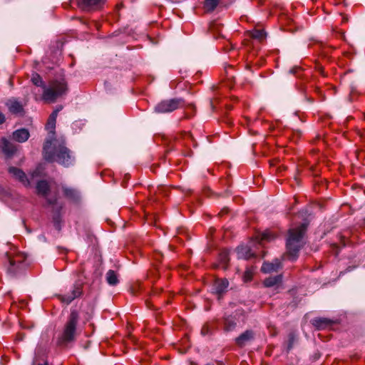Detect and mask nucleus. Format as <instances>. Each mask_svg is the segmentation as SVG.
Instances as JSON below:
<instances>
[{
	"label": "nucleus",
	"mask_w": 365,
	"mask_h": 365,
	"mask_svg": "<svg viewBox=\"0 0 365 365\" xmlns=\"http://www.w3.org/2000/svg\"><path fill=\"white\" fill-rule=\"evenodd\" d=\"M103 0H78V4L83 9H88L94 6L100 5Z\"/></svg>",
	"instance_id": "obj_17"
},
{
	"label": "nucleus",
	"mask_w": 365,
	"mask_h": 365,
	"mask_svg": "<svg viewBox=\"0 0 365 365\" xmlns=\"http://www.w3.org/2000/svg\"><path fill=\"white\" fill-rule=\"evenodd\" d=\"M63 192L66 196L68 197H73L75 196V190L70 188H63Z\"/></svg>",
	"instance_id": "obj_25"
},
{
	"label": "nucleus",
	"mask_w": 365,
	"mask_h": 365,
	"mask_svg": "<svg viewBox=\"0 0 365 365\" xmlns=\"http://www.w3.org/2000/svg\"><path fill=\"white\" fill-rule=\"evenodd\" d=\"M9 171L11 175L21 182L24 186H29L31 185L29 180L22 170L11 167L9 168Z\"/></svg>",
	"instance_id": "obj_7"
},
{
	"label": "nucleus",
	"mask_w": 365,
	"mask_h": 365,
	"mask_svg": "<svg viewBox=\"0 0 365 365\" xmlns=\"http://www.w3.org/2000/svg\"><path fill=\"white\" fill-rule=\"evenodd\" d=\"M56 201V199H55V200H51V199H48V203H49V204H51V205H52V204H55Z\"/></svg>",
	"instance_id": "obj_29"
},
{
	"label": "nucleus",
	"mask_w": 365,
	"mask_h": 365,
	"mask_svg": "<svg viewBox=\"0 0 365 365\" xmlns=\"http://www.w3.org/2000/svg\"><path fill=\"white\" fill-rule=\"evenodd\" d=\"M307 225L302 224L299 226L292 228L289 231V236L287 240V253L284 255V259L294 261L297 257V253L302 246V237L306 232Z\"/></svg>",
	"instance_id": "obj_3"
},
{
	"label": "nucleus",
	"mask_w": 365,
	"mask_h": 365,
	"mask_svg": "<svg viewBox=\"0 0 365 365\" xmlns=\"http://www.w3.org/2000/svg\"><path fill=\"white\" fill-rule=\"evenodd\" d=\"M219 0H205L204 3V9L207 12L212 11L217 6Z\"/></svg>",
	"instance_id": "obj_21"
},
{
	"label": "nucleus",
	"mask_w": 365,
	"mask_h": 365,
	"mask_svg": "<svg viewBox=\"0 0 365 365\" xmlns=\"http://www.w3.org/2000/svg\"><path fill=\"white\" fill-rule=\"evenodd\" d=\"M275 237L274 235L269 230H266L257 235L255 237L256 242L263 244L265 242H270Z\"/></svg>",
	"instance_id": "obj_14"
},
{
	"label": "nucleus",
	"mask_w": 365,
	"mask_h": 365,
	"mask_svg": "<svg viewBox=\"0 0 365 365\" xmlns=\"http://www.w3.org/2000/svg\"><path fill=\"white\" fill-rule=\"evenodd\" d=\"M78 319V313L76 311L71 312L62 335L61 339L63 341H70L74 339Z\"/></svg>",
	"instance_id": "obj_4"
},
{
	"label": "nucleus",
	"mask_w": 365,
	"mask_h": 365,
	"mask_svg": "<svg viewBox=\"0 0 365 365\" xmlns=\"http://www.w3.org/2000/svg\"><path fill=\"white\" fill-rule=\"evenodd\" d=\"M312 324L318 329H324L331 325V321L327 318H315L312 321Z\"/></svg>",
	"instance_id": "obj_15"
},
{
	"label": "nucleus",
	"mask_w": 365,
	"mask_h": 365,
	"mask_svg": "<svg viewBox=\"0 0 365 365\" xmlns=\"http://www.w3.org/2000/svg\"><path fill=\"white\" fill-rule=\"evenodd\" d=\"M220 260L224 264L229 261L227 252H224L220 255Z\"/></svg>",
	"instance_id": "obj_26"
},
{
	"label": "nucleus",
	"mask_w": 365,
	"mask_h": 365,
	"mask_svg": "<svg viewBox=\"0 0 365 365\" xmlns=\"http://www.w3.org/2000/svg\"><path fill=\"white\" fill-rule=\"evenodd\" d=\"M24 259L25 256L23 254H18L13 257L8 256L9 262L8 271L11 273H16L23 266L22 263Z\"/></svg>",
	"instance_id": "obj_6"
},
{
	"label": "nucleus",
	"mask_w": 365,
	"mask_h": 365,
	"mask_svg": "<svg viewBox=\"0 0 365 365\" xmlns=\"http://www.w3.org/2000/svg\"><path fill=\"white\" fill-rule=\"evenodd\" d=\"M36 190L38 195L46 197L49 190V185L46 181L41 180L37 183Z\"/></svg>",
	"instance_id": "obj_20"
},
{
	"label": "nucleus",
	"mask_w": 365,
	"mask_h": 365,
	"mask_svg": "<svg viewBox=\"0 0 365 365\" xmlns=\"http://www.w3.org/2000/svg\"><path fill=\"white\" fill-rule=\"evenodd\" d=\"M81 292H81V286H79V285L75 286L73 287V289L71 292V294H68L63 296L61 300L66 304H69L74 299L79 297L81 294Z\"/></svg>",
	"instance_id": "obj_13"
},
{
	"label": "nucleus",
	"mask_w": 365,
	"mask_h": 365,
	"mask_svg": "<svg viewBox=\"0 0 365 365\" xmlns=\"http://www.w3.org/2000/svg\"><path fill=\"white\" fill-rule=\"evenodd\" d=\"M254 337V334L252 331L247 330L240 335L236 339V343L240 346H245L247 342L251 341Z\"/></svg>",
	"instance_id": "obj_12"
},
{
	"label": "nucleus",
	"mask_w": 365,
	"mask_h": 365,
	"mask_svg": "<svg viewBox=\"0 0 365 365\" xmlns=\"http://www.w3.org/2000/svg\"><path fill=\"white\" fill-rule=\"evenodd\" d=\"M106 279L110 285H115L118 282L117 274L113 270H109L106 273Z\"/></svg>",
	"instance_id": "obj_22"
},
{
	"label": "nucleus",
	"mask_w": 365,
	"mask_h": 365,
	"mask_svg": "<svg viewBox=\"0 0 365 365\" xmlns=\"http://www.w3.org/2000/svg\"><path fill=\"white\" fill-rule=\"evenodd\" d=\"M280 267V262L278 259H275L272 262H264L261 269L264 273H271L277 271Z\"/></svg>",
	"instance_id": "obj_10"
},
{
	"label": "nucleus",
	"mask_w": 365,
	"mask_h": 365,
	"mask_svg": "<svg viewBox=\"0 0 365 365\" xmlns=\"http://www.w3.org/2000/svg\"><path fill=\"white\" fill-rule=\"evenodd\" d=\"M0 148L8 156L13 155L16 150V146L9 142L5 138H2L0 140Z\"/></svg>",
	"instance_id": "obj_8"
},
{
	"label": "nucleus",
	"mask_w": 365,
	"mask_h": 365,
	"mask_svg": "<svg viewBox=\"0 0 365 365\" xmlns=\"http://www.w3.org/2000/svg\"><path fill=\"white\" fill-rule=\"evenodd\" d=\"M5 117L3 113L0 112V124L4 122Z\"/></svg>",
	"instance_id": "obj_28"
},
{
	"label": "nucleus",
	"mask_w": 365,
	"mask_h": 365,
	"mask_svg": "<svg viewBox=\"0 0 365 365\" xmlns=\"http://www.w3.org/2000/svg\"><path fill=\"white\" fill-rule=\"evenodd\" d=\"M6 105L10 112L13 113H20L22 111V106L16 101L10 100Z\"/></svg>",
	"instance_id": "obj_19"
},
{
	"label": "nucleus",
	"mask_w": 365,
	"mask_h": 365,
	"mask_svg": "<svg viewBox=\"0 0 365 365\" xmlns=\"http://www.w3.org/2000/svg\"><path fill=\"white\" fill-rule=\"evenodd\" d=\"M282 282L281 275L269 277L264 279V284L267 287H271L279 285Z\"/></svg>",
	"instance_id": "obj_18"
},
{
	"label": "nucleus",
	"mask_w": 365,
	"mask_h": 365,
	"mask_svg": "<svg viewBox=\"0 0 365 365\" xmlns=\"http://www.w3.org/2000/svg\"><path fill=\"white\" fill-rule=\"evenodd\" d=\"M208 327L207 326H204L202 328V330H201V334L202 335H206L208 334Z\"/></svg>",
	"instance_id": "obj_27"
},
{
	"label": "nucleus",
	"mask_w": 365,
	"mask_h": 365,
	"mask_svg": "<svg viewBox=\"0 0 365 365\" xmlns=\"http://www.w3.org/2000/svg\"><path fill=\"white\" fill-rule=\"evenodd\" d=\"M228 284L227 279H217L214 283V290L217 294L220 295L226 290Z\"/></svg>",
	"instance_id": "obj_16"
},
{
	"label": "nucleus",
	"mask_w": 365,
	"mask_h": 365,
	"mask_svg": "<svg viewBox=\"0 0 365 365\" xmlns=\"http://www.w3.org/2000/svg\"><path fill=\"white\" fill-rule=\"evenodd\" d=\"M253 276V270L252 269H247L245 272L243 279L245 282H249L252 279Z\"/></svg>",
	"instance_id": "obj_24"
},
{
	"label": "nucleus",
	"mask_w": 365,
	"mask_h": 365,
	"mask_svg": "<svg viewBox=\"0 0 365 365\" xmlns=\"http://www.w3.org/2000/svg\"><path fill=\"white\" fill-rule=\"evenodd\" d=\"M62 109V106L56 108L54 110H58V113Z\"/></svg>",
	"instance_id": "obj_30"
},
{
	"label": "nucleus",
	"mask_w": 365,
	"mask_h": 365,
	"mask_svg": "<svg viewBox=\"0 0 365 365\" xmlns=\"http://www.w3.org/2000/svg\"><path fill=\"white\" fill-rule=\"evenodd\" d=\"M250 36L255 39L262 41L265 38L266 34L263 30H254L250 32Z\"/></svg>",
	"instance_id": "obj_23"
},
{
	"label": "nucleus",
	"mask_w": 365,
	"mask_h": 365,
	"mask_svg": "<svg viewBox=\"0 0 365 365\" xmlns=\"http://www.w3.org/2000/svg\"><path fill=\"white\" fill-rule=\"evenodd\" d=\"M31 81L35 86L41 87L43 90L41 96L34 91L36 100L42 99L46 102L53 103L67 91V84L64 79L53 81L46 87L41 77L38 73H33Z\"/></svg>",
	"instance_id": "obj_2"
},
{
	"label": "nucleus",
	"mask_w": 365,
	"mask_h": 365,
	"mask_svg": "<svg viewBox=\"0 0 365 365\" xmlns=\"http://www.w3.org/2000/svg\"><path fill=\"white\" fill-rule=\"evenodd\" d=\"M180 105L177 99L163 101L155 107V111L158 113L172 112L176 110Z\"/></svg>",
	"instance_id": "obj_5"
},
{
	"label": "nucleus",
	"mask_w": 365,
	"mask_h": 365,
	"mask_svg": "<svg viewBox=\"0 0 365 365\" xmlns=\"http://www.w3.org/2000/svg\"><path fill=\"white\" fill-rule=\"evenodd\" d=\"M58 110H53L48 117L46 129L48 132V137L43 145V158L49 162H57L65 166H68L73 163V158L70 151L65 146L63 140L55 138V128Z\"/></svg>",
	"instance_id": "obj_1"
},
{
	"label": "nucleus",
	"mask_w": 365,
	"mask_h": 365,
	"mask_svg": "<svg viewBox=\"0 0 365 365\" xmlns=\"http://www.w3.org/2000/svg\"><path fill=\"white\" fill-rule=\"evenodd\" d=\"M29 132L25 128L16 130L13 133V138L19 143L26 142L29 138Z\"/></svg>",
	"instance_id": "obj_11"
},
{
	"label": "nucleus",
	"mask_w": 365,
	"mask_h": 365,
	"mask_svg": "<svg viewBox=\"0 0 365 365\" xmlns=\"http://www.w3.org/2000/svg\"><path fill=\"white\" fill-rule=\"evenodd\" d=\"M237 256L239 259H248L254 255L248 245H240L237 248Z\"/></svg>",
	"instance_id": "obj_9"
}]
</instances>
